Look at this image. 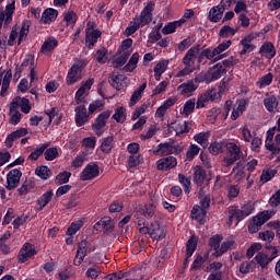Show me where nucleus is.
<instances>
[{
	"label": "nucleus",
	"instance_id": "obj_1",
	"mask_svg": "<svg viewBox=\"0 0 280 280\" xmlns=\"http://www.w3.org/2000/svg\"><path fill=\"white\" fill-rule=\"evenodd\" d=\"M154 11V3L150 2L140 13V16L135 18L127 26L126 36H132L139 27H145L152 21V12Z\"/></svg>",
	"mask_w": 280,
	"mask_h": 280
},
{
	"label": "nucleus",
	"instance_id": "obj_58",
	"mask_svg": "<svg viewBox=\"0 0 280 280\" xmlns=\"http://www.w3.org/2000/svg\"><path fill=\"white\" fill-rule=\"evenodd\" d=\"M100 275H102V270L97 266L90 267L85 272L89 279H97Z\"/></svg>",
	"mask_w": 280,
	"mask_h": 280
},
{
	"label": "nucleus",
	"instance_id": "obj_38",
	"mask_svg": "<svg viewBox=\"0 0 280 280\" xmlns=\"http://www.w3.org/2000/svg\"><path fill=\"white\" fill-rule=\"evenodd\" d=\"M98 226H103L104 231L109 233L110 231H113V229H115V223L113 222V219H110V217H104L94 225L95 229H97Z\"/></svg>",
	"mask_w": 280,
	"mask_h": 280
},
{
	"label": "nucleus",
	"instance_id": "obj_42",
	"mask_svg": "<svg viewBox=\"0 0 280 280\" xmlns=\"http://www.w3.org/2000/svg\"><path fill=\"white\" fill-rule=\"evenodd\" d=\"M264 104L266 109L269 113H275L277 110V106H279V102L277 101V96H268L264 100Z\"/></svg>",
	"mask_w": 280,
	"mask_h": 280
},
{
	"label": "nucleus",
	"instance_id": "obj_13",
	"mask_svg": "<svg viewBox=\"0 0 280 280\" xmlns=\"http://www.w3.org/2000/svg\"><path fill=\"white\" fill-rule=\"evenodd\" d=\"M100 176V166L95 163L88 164L80 174L81 180H93Z\"/></svg>",
	"mask_w": 280,
	"mask_h": 280
},
{
	"label": "nucleus",
	"instance_id": "obj_59",
	"mask_svg": "<svg viewBox=\"0 0 280 280\" xmlns=\"http://www.w3.org/2000/svg\"><path fill=\"white\" fill-rule=\"evenodd\" d=\"M23 68H28L30 69H36V62L34 60V56L32 55H26L23 62H22Z\"/></svg>",
	"mask_w": 280,
	"mask_h": 280
},
{
	"label": "nucleus",
	"instance_id": "obj_57",
	"mask_svg": "<svg viewBox=\"0 0 280 280\" xmlns=\"http://www.w3.org/2000/svg\"><path fill=\"white\" fill-rule=\"evenodd\" d=\"M255 260L262 268H266V266H268V264H270L272 261V259H270V257H268V255L261 254V253L255 256Z\"/></svg>",
	"mask_w": 280,
	"mask_h": 280
},
{
	"label": "nucleus",
	"instance_id": "obj_53",
	"mask_svg": "<svg viewBox=\"0 0 280 280\" xmlns=\"http://www.w3.org/2000/svg\"><path fill=\"white\" fill-rule=\"evenodd\" d=\"M70 178H71V173L65 171L62 173H59L56 176L55 183H56V185H66V183H69Z\"/></svg>",
	"mask_w": 280,
	"mask_h": 280
},
{
	"label": "nucleus",
	"instance_id": "obj_64",
	"mask_svg": "<svg viewBox=\"0 0 280 280\" xmlns=\"http://www.w3.org/2000/svg\"><path fill=\"white\" fill-rule=\"evenodd\" d=\"M84 257H86V249L78 247L77 255L74 258V266H80V264L84 261Z\"/></svg>",
	"mask_w": 280,
	"mask_h": 280
},
{
	"label": "nucleus",
	"instance_id": "obj_51",
	"mask_svg": "<svg viewBox=\"0 0 280 280\" xmlns=\"http://www.w3.org/2000/svg\"><path fill=\"white\" fill-rule=\"evenodd\" d=\"M137 65H139V52H135L129 59L128 63L125 66V71L132 72L137 69Z\"/></svg>",
	"mask_w": 280,
	"mask_h": 280
},
{
	"label": "nucleus",
	"instance_id": "obj_47",
	"mask_svg": "<svg viewBox=\"0 0 280 280\" xmlns=\"http://www.w3.org/2000/svg\"><path fill=\"white\" fill-rule=\"evenodd\" d=\"M21 121V112L16 107L12 106V103L10 104V124L12 126H16Z\"/></svg>",
	"mask_w": 280,
	"mask_h": 280
},
{
	"label": "nucleus",
	"instance_id": "obj_49",
	"mask_svg": "<svg viewBox=\"0 0 280 280\" xmlns=\"http://www.w3.org/2000/svg\"><path fill=\"white\" fill-rule=\"evenodd\" d=\"M224 142L225 141H215L212 142L209 147L210 154H213V156H218L224 150Z\"/></svg>",
	"mask_w": 280,
	"mask_h": 280
},
{
	"label": "nucleus",
	"instance_id": "obj_10",
	"mask_svg": "<svg viewBox=\"0 0 280 280\" xmlns=\"http://www.w3.org/2000/svg\"><path fill=\"white\" fill-rule=\"evenodd\" d=\"M14 10H16L15 2L14 0H11L8 2L5 10L0 11V30L3 27V23L4 25H10V23H12V15L14 14Z\"/></svg>",
	"mask_w": 280,
	"mask_h": 280
},
{
	"label": "nucleus",
	"instance_id": "obj_29",
	"mask_svg": "<svg viewBox=\"0 0 280 280\" xmlns=\"http://www.w3.org/2000/svg\"><path fill=\"white\" fill-rule=\"evenodd\" d=\"M198 54H200L199 46L190 48L183 59L184 65L186 67H191L194 62H196V58L198 57Z\"/></svg>",
	"mask_w": 280,
	"mask_h": 280
},
{
	"label": "nucleus",
	"instance_id": "obj_21",
	"mask_svg": "<svg viewBox=\"0 0 280 280\" xmlns=\"http://www.w3.org/2000/svg\"><path fill=\"white\" fill-rule=\"evenodd\" d=\"M74 113L77 126L81 127L89 122V112H86V107L84 105L77 106Z\"/></svg>",
	"mask_w": 280,
	"mask_h": 280
},
{
	"label": "nucleus",
	"instance_id": "obj_26",
	"mask_svg": "<svg viewBox=\"0 0 280 280\" xmlns=\"http://www.w3.org/2000/svg\"><path fill=\"white\" fill-rule=\"evenodd\" d=\"M56 47H58V39L56 37H48L42 45L40 51L44 56H49Z\"/></svg>",
	"mask_w": 280,
	"mask_h": 280
},
{
	"label": "nucleus",
	"instance_id": "obj_36",
	"mask_svg": "<svg viewBox=\"0 0 280 280\" xmlns=\"http://www.w3.org/2000/svg\"><path fill=\"white\" fill-rule=\"evenodd\" d=\"M196 109V98H189L185 102L183 108L180 109V115L184 117H189L191 113Z\"/></svg>",
	"mask_w": 280,
	"mask_h": 280
},
{
	"label": "nucleus",
	"instance_id": "obj_48",
	"mask_svg": "<svg viewBox=\"0 0 280 280\" xmlns=\"http://www.w3.org/2000/svg\"><path fill=\"white\" fill-rule=\"evenodd\" d=\"M120 54L130 57V54H132V38L122 40L120 46Z\"/></svg>",
	"mask_w": 280,
	"mask_h": 280
},
{
	"label": "nucleus",
	"instance_id": "obj_14",
	"mask_svg": "<svg viewBox=\"0 0 280 280\" xmlns=\"http://www.w3.org/2000/svg\"><path fill=\"white\" fill-rule=\"evenodd\" d=\"M21 176H23V173H21V171L16 168L10 171L7 174L5 188L9 189V191H12V189H16V187H19V183H21Z\"/></svg>",
	"mask_w": 280,
	"mask_h": 280
},
{
	"label": "nucleus",
	"instance_id": "obj_27",
	"mask_svg": "<svg viewBox=\"0 0 280 280\" xmlns=\"http://www.w3.org/2000/svg\"><path fill=\"white\" fill-rule=\"evenodd\" d=\"M51 198H54V191L47 190L40 199H37L36 205H35V211H43L49 202H51Z\"/></svg>",
	"mask_w": 280,
	"mask_h": 280
},
{
	"label": "nucleus",
	"instance_id": "obj_61",
	"mask_svg": "<svg viewBox=\"0 0 280 280\" xmlns=\"http://www.w3.org/2000/svg\"><path fill=\"white\" fill-rule=\"evenodd\" d=\"M44 155L46 161H55V159H58V148L46 149Z\"/></svg>",
	"mask_w": 280,
	"mask_h": 280
},
{
	"label": "nucleus",
	"instance_id": "obj_31",
	"mask_svg": "<svg viewBox=\"0 0 280 280\" xmlns=\"http://www.w3.org/2000/svg\"><path fill=\"white\" fill-rule=\"evenodd\" d=\"M207 217V210L201 208L200 206H194L191 210V218L192 220H197V222L205 224V218Z\"/></svg>",
	"mask_w": 280,
	"mask_h": 280
},
{
	"label": "nucleus",
	"instance_id": "obj_35",
	"mask_svg": "<svg viewBox=\"0 0 280 280\" xmlns=\"http://www.w3.org/2000/svg\"><path fill=\"white\" fill-rule=\"evenodd\" d=\"M244 110H246V100L237 101L236 105L233 108L231 119L235 121V119H237L242 115V113H244Z\"/></svg>",
	"mask_w": 280,
	"mask_h": 280
},
{
	"label": "nucleus",
	"instance_id": "obj_28",
	"mask_svg": "<svg viewBox=\"0 0 280 280\" xmlns=\"http://www.w3.org/2000/svg\"><path fill=\"white\" fill-rule=\"evenodd\" d=\"M25 135H27L26 128H20L16 131H13L7 137L4 145H7V148H12L14 141H16V139H21V137H25Z\"/></svg>",
	"mask_w": 280,
	"mask_h": 280
},
{
	"label": "nucleus",
	"instance_id": "obj_55",
	"mask_svg": "<svg viewBox=\"0 0 280 280\" xmlns=\"http://www.w3.org/2000/svg\"><path fill=\"white\" fill-rule=\"evenodd\" d=\"M141 164V154H130L127 160L128 167H137V165Z\"/></svg>",
	"mask_w": 280,
	"mask_h": 280
},
{
	"label": "nucleus",
	"instance_id": "obj_56",
	"mask_svg": "<svg viewBox=\"0 0 280 280\" xmlns=\"http://www.w3.org/2000/svg\"><path fill=\"white\" fill-rule=\"evenodd\" d=\"M198 154H200V147H198L197 144H191L188 148L186 156L188 161H194V159H196Z\"/></svg>",
	"mask_w": 280,
	"mask_h": 280
},
{
	"label": "nucleus",
	"instance_id": "obj_33",
	"mask_svg": "<svg viewBox=\"0 0 280 280\" xmlns=\"http://www.w3.org/2000/svg\"><path fill=\"white\" fill-rule=\"evenodd\" d=\"M55 19H58V10L56 9H46L42 14V22H44L45 25L54 23Z\"/></svg>",
	"mask_w": 280,
	"mask_h": 280
},
{
	"label": "nucleus",
	"instance_id": "obj_8",
	"mask_svg": "<svg viewBox=\"0 0 280 280\" xmlns=\"http://www.w3.org/2000/svg\"><path fill=\"white\" fill-rule=\"evenodd\" d=\"M102 37V31L95 28L94 22H88L85 28V43L89 47H95V43H97L98 38Z\"/></svg>",
	"mask_w": 280,
	"mask_h": 280
},
{
	"label": "nucleus",
	"instance_id": "obj_39",
	"mask_svg": "<svg viewBox=\"0 0 280 280\" xmlns=\"http://www.w3.org/2000/svg\"><path fill=\"white\" fill-rule=\"evenodd\" d=\"M242 220H244V217L242 215V211L237 208H232L229 211V224H233L234 222H236V224L238 222H242Z\"/></svg>",
	"mask_w": 280,
	"mask_h": 280
},
{
	"label": "nucleus",
	"instance_id": "obj_12",
	"mask_svg": "<svg viewBox=\"0 0 280 280\" xmlns=\"http://www.w3.org/2000/svg\"><path fill=\"white\" fill-rule=\"evenodd\" d=\"M34 255H36V249L34 248V245L25 243L18 254L19 264H25V261L32 259Z\"/></svg>",
	"mask_w": 280,
	"mask_h": 280
},
{
	"label": "nucleus",
	"instance_id": "obj_18",
	"mask_svg": "<svg viewBox=\"0 0 280 280\" xmlns=\"http://www.w3.org/2000/svg\"><path fill=\"white\" fill-rule=\"evenodd\" d=\"M166 233L167 231L161 223H159V221L151 223L150 237H152V240H164Z\"/></svg>",
	"mask_w": 280,
	"mask_h": 280
},
{
	"label": "nucleus",
	"instance_id": "obj_40",
	"mask_svg": "<svg viewBox=\"0 0 280 280\" xmlns=\"http://www.w3.org/2000/svg\"><path fill=\"white\" fill-rule=\"evenodd\" d=\"M183 23H185V21L182 20L170 22L162 28V34H174V32H176V28L180 27Z\"/></svg>",
	"mask_w": 280,
	"mask_h": 280
},
{
	"label": "nucleus",
	"instance_id": "obj_19",
	"mask_svg": "<svg viewBox=\"0 0 280 280\" xmlns=\"http://www.w3.org/2000/svg\"><path fill=\"white\" fill-rule=\"evenodd\" d=\"M11 105L13 108H21V110L27 115L32 110V105H30V100L21 96H16L12 100Z\"/></svg>",
	"mask_w": 280,
	"mask_h": 280
},
{
	"label": "nucleus",
	"instance_id": "obj_5",
	"mask_svg": "<svg viewBox=\"0 0 280 280\" xmlns=\"http://www.w3.org/2000/svg\"><path fill=\"white\" fill-rule=\"evenodd\" d=\"M220 242H222V236L220 235H214L210 238V246L217 250L218 255H223V253H226V250H233V248H237V243H235V240L233 238H228L221 244V246Z\"/></svg>",
	"mask_w": 280,
	"mask_h": 280
},
{
	"label": "nucleus",
	"instance_id": "obj_37",
	"mask_svg": "<svg viewBox=\"0 0 280 280\" xmlns=\"http://www.w3.org/2000/svg\"><path fill=\"white\" fill-rule=\"evenodd\" d=\"M170 66L168 60H161L159 63L155 65L154 67V78L159 82L161 80L162 73L167 71V67Z\"/></svg>",
	"mask_w": 280,
	"mask_h": 280
},
{
	"label": "nucleus",
	"instance_id": "obj_54",
	"mask_svg": "<svg viewBox=\"0 0 280 280\" xmlns=\"http://www.w3.org/2000/svg\"><path fill=\"white\" fill-rule=\"evenodd\" d=\"M113 141H114L113 136L105 138L101 144L102 152H105V154H108V152L113 150Z\"/></svg>",
	"mask_w": 280,
	"mask_h": 280
},
{
	"label": "nucleus",
	"instance_id": "obj_6",
	"mask_svg": "<svg viewBox=\"0 0 280 280\" xmlns=\"http://www.w3.org/2000/svg\"><path fill=\"white\" fill-rule=\"evenodd\" d=\"M27 34H30V22L24 21L22 23L20 32L16 31V28H12L11 34L8 39L9 47H14V43L16 42V38H18V45H21V43H23V40H25V38H27Z\"/></svg>",
	"mask_w": 280,
	"mask_h": 280
},
{
	"label": "nucleus",
	"instance_id": "obj_45",
	"mask_svg": "<svg viewBox=\"0 0 280 280\" xmlns=\"http://www.w3.org/2000/svg\"><path fill=\"white\" fill-rule=\"evenodd\" d=\"M36 176L42 178V180H49L51 178V170L47 166H39L35 170Z\"/></svg>",
	"mask_w": 280,
	"mask_h": 280
},
{
	"label": "nucleus",
	"instance_id": "obj_9",
	"mask_svg": "<svg viewBox=\"0 0 280 280\" xmlns=\"http://www.w3.org/2000/svg\"><path fill=\"white\" fill-rule=\"evenodd\" d=\"M112 114L113 112L105 110L96 117L95 122L92 125V130L95 132V135H97V137H102V135H104V128H106V121H108Z\"/></svg>",
	"mask_w": 280,
	"mask_h": 280
},
{
	"label": "nucleus",
	"instance_id": "obj_41",
	"mask_svg": "<svg viewBox=\"0 0 280 280\" xmlns=\"http://www.w3.org/2000/svg\"><path fill=\"white\" fill-rule=\"evenodd\" d=\"M112 118L116 120V124H124L126 121V108L124 106L116 107Z\"/></svg>",
	"mask_w": 280,
	"mask_h": 280
},
{
	"label": "nucleus",
	"instance_id": "obj_50",
	"mask_svg": "<svg viewBox=\"0 0 280 280\" xmlns=\"http://www.w3.org/2000/svg\"><path fill=\"white\" fill-rule=\"evenodd\" d=\"M255 268H256L255 261H253V260L243 261L240 266V272H241V275H248V273L253 272V270H255Z\"/></svg>",
	"mask_w": 280,
	"mask_h": 280
},
{
	"label": "nucleus",
	"instance_id": "obj_62",
	"mask_svg": "<svg viewBox=\"0 0 280 280\" xmlns=\"http://www.w3.org/2000/svg\"><path fill=\"white\" fill-rule=\"evenodd\" d=\"M205 94L209 102H219L220 100V92L215 89L208 90Z\"/></svg>",
	"mask_w": 280,
	"mask_h": 280
},
{
	"label": "nucleus",
	"instance_id": "obj_34",
	"mask_svg": "<svg viewBox=\"0 0 280 280\" xmlns=\"http://www.w3.org/2000/svg\"><path fill=\"white\" fill-rule=\"evenodd\" d=\"M211 133L209 131H202L194 136V141L201 145V148H207L209 145V138Z\"/></svg>",
	"mask_w": 280,
	"mask_h": 280
},
{
	"label": "nucleus",
	"instance_id": "obj_32",
	"mask_svg": "<svg viewBox=\"0 0 280 280\" xmlns=\"http://www.w3.org/2000/svg\"><path fill=\"white\" fill-rule=\"evenodd\" d=\"M171 128L176 135H185L191 130V124L188 121H175Z\"/></svg>",
	"mask_w": 280,
	"mask_h": 280
},
{
	"label": "nucleus",
	"instance_id": "obj_2",
	"mask_svg": "<svg viewBox=\"0 0 280 280\" xmlns=\"http://www.w3.org/2000/svg\"><path fill=\"white\" fill-rule=\"evenodd\" d=\"M224 149L228 152V155L223 158V166L231 167L233 163L240 161V159H244V152L242 151V147L240 145V141H224Z\"/></svg>",
	"mask_w": 280,
	"mask_h": 280
},
{
	"label": "nucleus",
	"instance_id": "obj_20",
	"mask_svg": "<svg viewBox=\"0 0 280 280\" xmlns=\"http://www.w3.org/2000/svg\"><path fill=\"white\" fill-rule=\"evenodd\" d=\"M225 73V69L223 65L217 63L211 68L209 73L207 74L206 82H215V80H220Z\"/></svg>",
	"mask_w": 280,
	"mask_h": 280
},
{
	"label": "nucleus",
	"instance_id": "obj_17",
	"mask_svg": "<svg viewBox=\"0 0 280 280\" xmlns=\"http://www.w3.org/2000/svg\"><path fill=\"white\" fill-rule=\"evenodd\" d=\"M255 36L253 34L245 35L241 42L240 45L243 47L240 51V56H246L247 54H250V51H255V45H253V39Z\"/></svg>",
	"mask_w": 280,
	"mask_h": 280
},
{
	"label": "nucleus",
	"instance_id": "obj_25",
	"mask_svg": "<svg viewBox=\"0 0 280 280\" xmlns=\"http://www.w3.org/2000/svg\"><path fill=\"white\" fill-rule=\"evenodd\" d=\"M109 82L114 89L120 91V89H124L126 82H128V78H126L124 74L114 73L112 74Z\"/></svg>",
	"mask_w": 280,
	"mask_h": 280
},
{
	"label": "nucleus",
	"instance_id": "obj_22",
	"mask_svg": "<svg viewBox=\"0 0 280 280\" xmlns=\"http://www.w3.org/2000/svg\"><path fill=\"white\" fill-rule=\"evenodd\" d=\"M196 89H198V84H196V82L194 81H188L186 83L180 84L177 88V91L179 95H184L185 97H190L191 93H194Z\"/></svg>",
	"mask_w": 280,
	"mask_h": 280
},
{
	"label": "nucleus",
	"instance_id": "obj_11",
	"mask_svg": "<svg viewBox=\"0 0 280 280\" xmlns=\"http://www.w3.org/2000/svg\"><path fill=\"white\" fill-rule=\"evenodd\" d=\"M177 150H178V147H176V142L168 141V142L160 143L156 147V150L153 151V154H159L160 156H167L170 154H175Z\"/></svg>",
	"mask_w": 280,
	"mask_h": 280
},
{
	"label": "nucleus",
	"instance_id": "obj_4",
	"mask_svg": "<svg viewBox=\"0 0 280 280\" xmlns=\"http://www.w3.org/2000/svg\"><path fill=\"white\" fill-rule=\"evenodd\" d=\"M89 65V60L81 59L73 63V66L69 69L66 82L67 84H75V82H80L83 78L82 68Z\"/></svg>",
	"mask_w": 280,
	"mask_h": 280
},
{
	"label": "nucleus",
	"instance_id": "obj_44",
	"mask_svg": "<svg viewBox=\"0 0 280 280\" xmlns=\"http://www.w3.org/2000/svg\"><path fill=\"white\" fill-rule=\"evenodd\" d=\"M238 30L231 27L229 25H224L220 32H219V36L221 38H231L232 36H235V34H237Z\"/></svg>",
	"mask_w": 280,
	"mask_h": 280
},
{
	"label": "nucleus",
	"instance_id": "obj_16",
	"mask_svg": "<svg viewBox=\"0 0 280 280\" xmlns=\"http://www.w3.org/2000/svg\"><path fill=\"white\" fill-rule=\"evenodd\" d=\"M4 74L3 80H2V86H1V77ZM12 80V70H9L5 72V69L0 68V95L2 97H5L8 95V90L10 89V82Z\"/></svg>",
	"mask_w": 280,
	"mask_h": 280
},
{
	"label": "nucleus",
	"instance_id": "obj_3",
	"mask_svg": "<svg viewBox=\"0 0 280 280\" xmlns=\"http://www.w3.org/2000/svg\"><path fill=\"white\" fill-rule=\"evenodd\" d=\"M231 45H233L232 40H223L213 50L209 48L203 49L201 56H205V58H207L208 60H213V62H218V60H222V58H224L222 54H224V51H226V49H229Z\"/></svg>",
	"mask_w": 280,
	"mask_h": 280
},
{
	"label": "nucleus",
	"instance_id": "obj_46",
	"mask_svg": "<svg viewBox=\"0 0 280 280\" xmlns=\"http://www.w3.org/2000/svg\"><path fill=\"white\" fill-rule=\"evenodd\" d=\"M272 73H267L265 75H262L257 82H256V86H258V89H266V86H270V84H272Z\"/></svg>",
	"mask_w": 280,
	"mask_h": 280
},
{
	"label": "nucleus",
	"instance_id": "obj_7",
	"mask_svg": "<svg viewBox=\"0 0 280 280\" xmlns=\"http://www.w3.org/2000/svg\"><path fill=\"white\" fill-rule=\"evenodd\" d=\"M275 215V211H262L258 215L254 217L253 222L248 225L249 233H257L270 218Z\"/></svg>",
	"mask_w": 280,
	"mask_h": 280
},
{
	"label": "nucleus",
	"instance_id": "obj_60",
	"mask_svg": "<svg viewBox=\"0 0 280 280\" xmlns=\"http://www.w3.org/2000/svg\"><path fill=\"white\" fill-rule=\"evenodd\" d=\"M235 14H244V12H248V5L244 0H238L234 8Z\"/></svg>",
	"mask_w": 280,
	"mask_h": 280
},
{
	"label": "nucleus",
	"instance_id": "obj_23",
	"mask_svg": "<svg viewBox=\"0 0 280 280\" xmlns=\"http://www.w3.org/2000/svg\"><path fill=\"white\" fill-rule=\"evenodd\" d=\"M224 14V7L214 5L210 9L208 19L211 21V23H220L222 21V16Z\"/></svg>",
	"mask_w": 280,
	"mask_h": 280
},
{
	"label": "nucleus",
	"instance_id": "obj_63",
	"mask_svg": "<svg viewBox=\"0 0 280 280\" xmlns=\"http://www.w3.org/2000/svg\"><path fill=\"white\" fill-rule=\"evenodd\" d=\"M128 56L120 54V56L115 57L113 60V66L118 69V67H124V65H126L127 60H128Z\"/></svg>",
	"mask_w": 280,
	"mask_h": 280
},
{
	"label": "nucleus",
	"instance_id": "obj_30",
	"mask_svg": "<svg viewBox=\"0 0 280 280\" xmlns=\"http://www.w3.org/2000/svg\"><path fill=\"white\" fill-rule=\"evenodd\" d=\"M259 54L269 60H272L275 56H277V50H275V45L272 43H265L259 50Z\"/></svg>",
	"mask_w": 280,
	"mask_h": 280
},
{
	"label": "nucleus",
	"instance_id": "obj_15",
	"mask_svg": "<svg viewBox=\"0 0 280 280\" xmlns=\"http://www.w3.org/2000/svg\"><path fill=\"white\" fill-rule=\"evenodd\" d=\"M178 165V161L174 156L162 158L156 162V168L160 172H167L174 170Z\"/></svg>",
	"mask_w": 280,
	"mask_h": 280
},
{
	"label": "nucleus",
	"instance_id": "obj_52",
	"mask_svg": "<svg viewBox=\"0 0 280 280\" xmlns=\"http://www.w3.org/2000/svg\"><path fill=\"white\" fill-rule=\"evenodd\" d=\"M49 144H39L28 156L31 161H38V158L47 150Z\"/></svg>",
	"mask_w": 280,
	"mask_h": 280
},
{
	"label": "nucleus",
	"instance_id": "obj_43",
	"mask_svg": "<svg viewBox=\"0 0 280 280\" xmlns=\"http://www.w3.org/2000/svg\"><path fill=\"white\" fill-rule=\"evenodd\" d=\"M195 183H197V185H202L205 183V178H207V173L205 172V168H202L201 166H196L195 170Z\"/></svg>",
	"mask_w": 280,
	"mask_h": 280
},
{
	"label": "nucleus",
	"instance_id": "obj_24",
	"mask_svg": "<svg viewBox=\"0 0 280 280\" xmlns=\"http://www.w3.org/2000/svg\"><path fill=\"white\" fill-rule=\"evenodd\" d=\"M94 82H95V79L90 78L82 83L81 89H79L75 93L77 104H82V96L84 95V93H86V91H91V86H93Z\"/></svg>",
	"mask_w": 280,
	"mask_h": 280
}]
</instances>
